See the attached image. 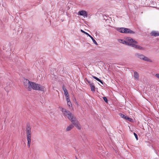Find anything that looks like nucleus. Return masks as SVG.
Here are the masks:
<instances>
[{
    "label": "nucleus",
    "instance_id": "obj_12",
    "mask_svg": "<svg viewBox=\"0 0 159 159\" xmlns=\"http://www.w3.org/2000/svg\"><path fill=\"white\" fill-rule=\"evenodd\" d=\"M74 125L72 124L70 125L69 126L67 127L66 128V130L67 131L70 130L71 129H73L74 127Z\"/></svg>",
    "mask_w": 159,
    "mask_h": 159
},
{
    "label": "nucleus",
    "instance_id": "obj_15",
    "mask_svg": "<svg viewBox=\"0 0 159 159\" xmlns=\"http://www.w3.org/2000/svg\"><path fill=\"white\" fill-rule=\"evenodd\" d=\"M92 77L97 81H98L100 82L101 84H103V82L102 80H101L100 79H99L96 76H93Z\"/></svg>",
    "mask_w": 159,
    "mask_h": 159
},
{
    "label": "nucleus",
    "instance_id": "obj_22",
    "mask_svg": "<svg viewBox=\"0 0 159 159\" xmlns=\"http://www.w3.org/2000/svg\"><path fill=\"white\" fill-rule=\"evenodd\" d=\"M155 76L159 79V74H157L155 75Z\"/></svg>",
    "mask_w": 159,
    "mask_h": 159
},
{
    "label": "nucleus",
    "instance_id": "obj_13",
    "mask_svg": "<svg viewBox=\"0 0 159 159\" xmlns=\"http://www.w3.org/2000/svg\"><path fill=\"white\" fill-rule=\"evenodd\" d=\"M134 77L137 80H138L139 78V75L138 73L136 71L134 72Z\"/></svg>",
    "mask_w": 159,
    "mask_h": 159
},
{
    "label": "nucleus",
    "instance_id": "obj_21",
    "mask_svg": "<svg viewBox=\"0 0 159 159\" xmlns=\"http://www.w3.org/2000/svg\"><path fill=\"white\" fill-rule=\"evenodd\" d=\"M103 100H104V101L107 103V98L106 97H103Z\"/></svg>",
    "mask_w": 159,
    "mask_h": 159
},
{
    "label": "nucleus",
    "instance_id": "obj_20",
    "mask_svg": "<svg viewBox=\"0 0 159 159\" xmlns=\"http://www.w3.org/2000/svg\"><path fill=\"white\" fill-rule=\"evenodd\" d=\"M134 134L136 139V140H138V136H137V135L135 133H134Z\"/></svg>",
    "mask_w": 159,
    "mask_h": 159
},
{
    "label": "nucleus",
    "instance_id": "obj_14",
    "mask_svg": "<svg viewBox=\"0 0 159 159\" xmlns=\"http://www.w3.org/2000/svg\"><path fill=\"white\" fill-rule=\"evenodd\" d=\"M63 90L65 96H69L67 89L64 88H63Z\"/></svg>",
    "mask_w": 159,
    "mask_h": 159
},
{
    "label": "nucleus",
    "instance_id": "obj_10",
    "mask_svg": "<svg viewBox=\"0 0 159 159\" xmlns=\"http://www.w3.org/2000/svg\"><path fill=\"white\" fill-rule=\"evenodd\" d=\"M78 14L79 15L83 16H86L87 15L86 11L84 10H82L79 11Z\"/></svg>",
    "mask_w": 159,
    "mask_h": 159
},
{
    "label": "nucleus",
    "instance_id": "obj_7",
    "mask_svg": "<svg viewBox=\"0 0 159 159\" xmlns=\"http://www.w3.org/2000/svg\"><path fill=\"white\" fill-rule=\"evenodd\" d=\"M134 43H138L136 41L134 40L133 39V41H132L131 43V44L130 46H132V47H134V48L139 49L140 50H144V48L143 47L136 44H135Z\"/></svg>",
    "mask_w": 159,
    "mask_h": 159
},
{
    "label": "nucleus",
    "instance_id": "obj_19",
    "mask_svg": "<svg viewBox=\"0 0 159 159\" xmlns=\"http://www.w3.org/2000/svg\"><path fill=\"white\" fill-rule=\"evenodd\" d=\"M67 104L69 107H70V106H71V103L70 101L67 102Z\"/></svg>",
    "mask_w": 159,
    "mask_h": 159
},
{
    "label": "nucleus",
    "instance_id": "obj_4",
    "mask_svg": "<svg viewBox=\"0 0 159 159\" xmlns=\"http://www.w3.org/2000/svg\"><path fill=\"white\" fill-rule=\"evenodd\" d=\"M135 56L143 60L151 62H152V61L151 60L148 58V57H145L143 54H141L138 53H137L135 54Z\"/></svg>",
    "mask_w": 159,
    "mask_h": 159
},
{
    "label": "nucleus",
    "instance_id": "obj_1",
    "mask_svg": "<svg viewBox=\"0 0 159 159\" xmlns=\"http://www.w3.org/2000/svg\"><path fill=\"white\" fill-rule=\"evenodd\" d=\"M22 82L24 87L28 91H31L32 89L43 92L45 90V88L44 86L30 81L27 79L24 78Z\"/></svg>",
    "mask_w": 159,
    "mask_h": 159
},
{
    "label": "nucleus",
    "instance_id": "obj_2",
    "mask_svg": "<svg viewBox=\"0 0 159 159\" xmlns=\"http://www.w3.org/2000/svg\"><path fill=\"white\" fill-rule=\"evenodd\" d=\"M60 108L61 109L64 115L67 117L78 129H80L81 128V125L74 115L69 111L65 109L62 107H60Z\"/></svg>",
    "mask_w": 159,
    "mask_h": 159
},
{
    "label": "nucleus",
    "instance_id": "obj_16",
    "mask_svg": "<svg viewBox=\"0 0 159 159\" xmlns=\"http://www.w3.org/2000/svg\"><path fill=\"white\" fill-rule=\"evenodd\" d=\"M124 119L127 120L130 122H131L133 120V119H132L128 117L127 116H126L125 118Z\"/></svg>",
    "mask_w": 159,
    "mask_h": 159
},
{
    "label": "nucleus",
    "instance_id": "obj_11",
    "mask_svg": "<svg viewBox=\"0 0 159 159\" xmlns=\"http://www.w3.org/2000/svg\"><path fill=\"white\" fill-rule=\"evenodd\" d=\"M91 88V91L92 92H94L95 91V87L93 83L89 81L88 82Z\"/></svg>",
    "mask_w": 159,
    "mask_h": 159
},
{
    "label": "nucleus",
    "instance_id": "obj_3",
    "mask_svg": "<svg viewBox=\"0 0 159 159\" xmlns=\"http://www.w3.org/2000/svg\"><path fill=\"white\" fill-rule=\"evenodd\" d=\"M26 137L27 140V146L29 148L30 146L31 138V129L29 126H27L26 128Z\"/></svg>",
    "mask_w": 159,
    "mask_h": 159
},
{
    "label": "nucleus",
    "instance_id": "obj_17",
    "mask_svg": "<svg viewBox=\"0 0 159 159\" xmlns=\"http://www.w3.org/2000/svg\"><path fill=\"white\" fill-rule=\"evenodd\" d=\"M119 116L121 117L124 119H125V118L126 116H125L124 115L122 114V113H119Z\"/></svg>",
    "mask_w": 159,
    "mask_h": 159
},
{
    "label": "nucleus",
    "instance_id": "obj_6",
    "mask_svg": "<svg viewBox=\"0 0 159 159\" xmlns=\"http://www.w3.org/2000/svg\"><path fill=\"white\" fill-rule=\"evenodd\" d=\"M119 32L122 33L134 34V32L129 29L125 28H121L118 30Z\"/></svg>",
    "mask_w": 159,
    "mask_h": 159
},
{
    "label": "nucleus",
    "instance_id": "obj_18",
    "mask_svg": "<svg viewBox=\"0 0 159 159\" xmlns=\"http://www.w3.org/2000/svg\"><path fill=\"white\" fill-rule=\"evenodd\" d=\"M66 99L67 102L70 101V97H69V96H66Z\"/></svg>",
    "mask_w": 159,
    "mask_h": 159
},
{
    "label": "nucleus",
    "instance_id": "obj_9",
    "mask_svg": "<svg viewBox=\"0 0 159 159\" xmlns=\"http://www.w3.org/2000/svg\"><path fill=\"white\" fill-rule=\"evenodd\" d=\"M150 34L151 36L157 37L159 36V32L157 31H152L150 33Z\"/></svg>",
    "mask_w": 159,
    "mask_h": 159
},
{
    "label": "nucleus",
    "instance_id": "obj_5",
    "mask_svg": "<svg viewBox=\"0 0 159 159\" xmlns=\"http://www.w3.org/2000/svg\"><path fill=\"white\" fill-rule=\"evenodd\" d=\"M133 41V39L130 38H128L126 39V41L124 39H119L118 40V41L121 43L125 44L128 45H130L131 44V43Z\"/></svg>",
    "mask_w": 159,
    "mask_h": 159
},
{
    "label": "nucleus",
    "instance_id": "obj_8",
    "mask_svg": "<svg viewBox=\"0 0 159 159\" xmlns=\"http://www.w3.org/2000/svg\"><path fill=\"white\" fill-rule=\"evenodd\" d=\"M81 31L83 33H84V34H86L88 36H89V37L91 38V39H92V41H93V43H94V44H97V42H96V41H95V40L90 35H89L88 33H87L84 31V30H81Z\"/></svg>",
    "mask_w": 159,
    "mask_h": 159
}]
</instances>
